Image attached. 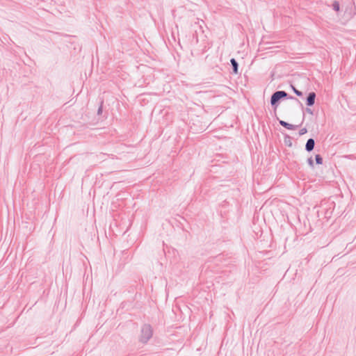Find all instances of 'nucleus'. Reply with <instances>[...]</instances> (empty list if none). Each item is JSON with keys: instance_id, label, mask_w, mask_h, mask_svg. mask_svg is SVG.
Here are the masks:
<instances>
[{"instance_id": "1", "label": "nucleus", "mask_w": 356, "mask_h": 356, "mask_svg": "<svg viewBox=\"0 0 356 356\" xmlns=\"http://www.w3.org/2000/svg\"><path fill=\"white\" fill-rule=\"evenodd\" d=\"M283 99L294 100L299 104L302 109L304 108L303 104L298 98L289 95L284 90H277L274 92L270 97V105L273 108L274 111H276L280 104V102Z\"/></svg>"}, {"instance_id": "2", "label": "nucleus", "mask_w": 356, "mask_h": 356, "mask_svg": "<svg viewBox=\"0 0 356 356\" xmlns=\"http://www.w3.org/2000/svg\"><path fill=\"white\" fill-rule=\"evenodd\" d=\"M153 333L154 330L150 324H143L140 327V332L138 336V341L143 344H147L150 339L152 338Z\"/></svg>"}, {"instance_id": "3", "label": "nucleus", "mask_w": 356, "mask_h": 356, "mask_svg": "<svg viewBox=\"0 0 356 356\" xmlns=\"http://www.w3.org/2000/svg\"><path fill=\"white\" fill-rule=\"evenodd\" d=\"M316 97V92H314L313 91L309 92L307 94L306 99H305V102H306L305 104H306L307 106H308V107L313 106L315 104Z\"/></svg>"}, {"instance_id": "4", "label": "nucleus", "mask_w": 356, "mask_h": 356, "mask_svg": "<svg viewBox=\"0 0 356 356\" xmlns=\"http://www.w3.org/2000/svg\"><path fill=\"white\" fill-rule=\"evenodd\" d=\"M278 121L281 126L289 130H296L300 127V125H294L282 120L278 119Z\"/></svg>"}, {"instance_id": "5", "label": "nucleus", "mask_w": 356, "mask_h": 356, "mask_svg": "<svg viewBox=\"0 0 356 356\" xmlns=\"http://www.w3.org/2000/svg\"><path fill=\"white\" fill-rule=\"evenodd\" d=\"M315 147V140L314 138H310L307 140L306 144H305V150L308 152H311L314 150Z\"/></svg>"}, {"instance_id": "6", "label": "nucleus", "mask_w": 356, "mask_h": 356, "mask_svg": "<svg viewBox=\"0 0 356 356\" xmlns=\"http://www.w3.org/2000/svg\"><path fill=\"white\" fill-rule=\"evenodd\" d=\"M230 64H231L232 70V73L234 74H238V63L237 60L234 58H232L230 59Z\"/></svg>"}, {"instance_id": "7", "label": "nucleus", "mask_w": 356, "mask_h": 356, "mask_svg": "<svg viewBox=\"0 0 356 356\" xmlns=\"http://www.w3.org/2000/svg\"><path fill=\"white\" fill-rule=\"evenodd\" d=\"M227 260V259L225 257V255L222 254H218L217 255L215 258H214V262L216 264H218L220 263L222 264L224 262H225Z\"/></svg>"}, {"instance_id": "8", "label": "nucleus", "mask_w": 356, "mask_h": 356, "mask_svg": "<svg viewBox=\"0 0 356 356\" xmlns=\"http://www.w3.org/2000/svg\"><path fill=\"white\" fill-rule=\"evenodd\" d=\"M292 139L293 138L290 136L286 134L284 137V144L288 147H291L293 145Z\"/></svg>"}, {"instance_id": "9", "label": "nucleus", "mask_w": 356, "mask_h": 356, "mask_svg": "<svg viewBox=\"0 0 356 356\" xmlns=\"http://www.w3.org/2000/svg\"><path fill=\"white\" fill-rule=\"evenodd\" d=\"M291 88L293 92L298 96V97H302L303 92L299 90H298L293 85L291 84Z\"/></svg>"}, {"instance_id": "10", "label": "nucleus", "mask_w": 356, "mask_h": 356, "mask_svg": "<svg viewBox=\"0 0 356 356\" xmlns=\"http://www.w3.org/2000/svg\"><path fill=\"white\" fill-rule=\"evenodd\" d=\"M332 9L336 11V12H339L340 10V4H339V2L338 1H334L333 3H332Z\"/></svg>"}, {"instance_id": "11", "label": "nucleus", "mask_w": 356, "mask_h": 356, "mask_svg": "<svg viewBox=\"0 0 356 356\" xmlns=\"http://www.w3.org/2000/svg\"><path fill=\"white\" fill-rule=\"evenodd\" d=\"M315 161L317 165H321L323 164V159L321 154H316Z\"/></svg>"}, {"instance_id": "12", "label": "nucleus", "mask_w": 356, "mask_h": 356, "mask_svg": "<svg viewBox=\"0 0 356 356\" xmlns=\"http://www.w3.org/2000/svg\"><path fill=\"white\" fill-rule=\"evenodd\" d=\"M103 105H104V100L101 99L99 102V106L97 109V115H102L103 113Z\"/></svg>"}, {"instance_id": "13", "label": "nucleus", "mask_w": 356, "mask_h": 356, "mask_svg": "<svg viewBox=\"0 0 356 356\" xmlns=\"http://www.w3.org/2000/svg\"><path fill=\"white\" fill-rule=\"evenodd\" d=\"M307 163L309 165L310 168H314V163L312 156H310L307 159Z\"/></svg>"}, {"instance_id": "14", "label": "nucleus", "mask_w": 356, "mask_h": 356, "mask_svg": "<svg viewBox=\"0 0 356 356\" xmlns=\"http://www.w3.org/2000/svg\"><path fill=\"white\" fill-rule=\"evenodd\" d=\"M306 133H307V129L304 127V128H302L300 131H299V135L300 136H302L304 134H305Z\"/></svg>"}, {"instance_id": "15", "label": "nucleus", "mask_w": 356, "mask_h": 356, "mask_svg": "<svg viewBox=\"0 0 356 356\" xmlns=\"http://www.w3.org/2000/svg\"><path fill=\"white\" fill-rule=\"evenodd\" d=\"M303 111L305 110L307 113L311 114V115H313L314 114V112H313V110H312L309 107H307L305 109L303 108L302 109Z\"/></svg>"}, {"instance_id": "16", "label": "nucleus", "mask_w": 356, "mask_h": 356, "mask_svg": "<svg viewBox=\"0 0 356 356\" xmlns=\"http://www.w3.org/2000/svg\"><path fill=\"white\" fill-rule=\"evenodd\" d=\"M305 115L303 113V120L305 119Z\"/></svg>"}]
</instances>
